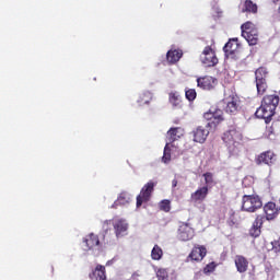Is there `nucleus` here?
<instances>
[{
	"label": "nucleus",
	"mask_w": 280,
	"mask_h": 280,
	"mask_svg": "<svg viewBox=\"0 0 280 280\" xmlns=\"http://www.w3.org/2000/svg\"><path fill=\"white\" fill-rule=\"evenodd\" d=\"M91 280H106V267L97 265L95 269L90 273Z\"/></svg>",
	"instance_id": "nucleus-20"
},
{
	"label": "nucleus",
	"mask_w": 280,
	"mask_h": 280,
	"mask_svg": "<svg viewBox=\"0 0 280 280\" xmlns=\"http://www.w3.org/2000/svg\"><path fill=\"white\" fill-rule=\"evenodd\" d=\"M205 119H207V128L210 130H215L222 121H224V112L217 107H211L209 112L203 114Z\"/></svg>",
	"instance_id": "nucleus-3"
},
{
	"label": "nucleus",
	"mask_w": 280,
	"mask_h": 280,
	"mask_svg": "<svg viewBox=\"0 0 280 280\" xmlns=\"http://www.w3.org/2000/svg\"><path fill=\"white\" fill-rule=\"evenodd\" d=\"M273 3H277L279 0H271Z\"/></svg>",
	"instance_id": "nucleus-40"
},
{
	"label": "nucleus",
	"mask_w": 280,
	"mask_h": 280,
	"mask_svg": "<svg viewBox=\"0 0 280 280\" xmlns=\"http://www.w3.org/2000/svg\"><path fill=\"white\" fill-rule=\"evenodd\" d=\"M151 258L154 261H159L163 258V249L159 245H154L153 249L151 250Z\"/></svg>",
	"instance_id": "nucleus-27"
},
{
	"label": "nucleus",
	"mask_w": 280,
	"mask_h": 280,
	"mask_svg": "<svg viewBox=\"0 0 280 280\" xmlns=\"http://www.w3.org/2000/svg\"><path fill=\"white\" fill-rule=\"evenodd\" d=\"M114 231H115L116 237H121V235H124V233L128 231V224L126 220L124 219L116 220L114 223Z\"/></svg>",
	"instance_id": "nucleus-19"
},
{
	"label": "nucleus",
	"mask_w": 280,
	"mask_h": 280,
	"mask_svg": "<svg viewBox=\"0 0 280 280\" xmlns=\"http://www.w3.org/2000/svg\"><path fill=\"white\" fill-rule=\"evenodd\" d=\"M158 280H168L170 275L167 273V269H159L156 272Z\"/></svg>",
	"instance_id": "nucleus-35"
},
{
	"label": "nucleus",
	"mask_w": 280,
	"mask_h": 280,
	"mask_svg": "<svg viewBox=\"0 0 280 280\" xmlns=\"http://www.w3.org/2000/svg\"><path fill=\"white\" fill-rule=\"evenodd\" d=\"M243 139L244 136L237 128H231L226 130L222 136V141L225 143L230 152H235V149L242 145Z\"/></svg>",
	"instance_id": "nucleus-2"
},
{
	"label": "nucleus",
	"mask_w": 280,
	"mask_h": 280,
	"mask_svg": "<svg viewBox=\"0 0 280 280\" xmlns=\"http://www.w3.org/2000/svg\"><path fill=\"white\" fill-rule=\"evenodd\" d=\"M237 49H240V43L237 42V38L229 39V42L223 47L225 57L233 59L237 58Z\"/></svg>",
	"instance_id": "nucleus-11"
},
{
	"label": "nucleus",
	"mask_w": 280,
	"mask_h": 280,
	"mask_svg": "<svg viewBox=\"0 0 280 280\" xmlns=\"http://www.w3.org/2000/svg\"><path fill=\"white\" fill-rule=\"evenodd\" d=\"M89 250H93V248H100V236L97 234L91 233L85 240H84Z\"/></svg>",
	"instance_id": "nucleus-21"
},
{
	"label": "nucleus",
	"mask_w": 280,
	"mask_h": 280,
	"mask_svg": "<svg viewBox=\"0 0 280 280\" xmlns=\"http://www.w3.org/2000/svg\"><path fill=\"white\" fill-rule=\"evenodd\" d=\"M255 80L258 95H264L268 89V68L259 67L256 69Z\"/></svg>",
	"instance_id": "nucleus-5"
},
{
	"label": "nucleus",
	"mask_w": 280,
	"mask_h": 280,
	"mask_svg": "<svg viewBox=\"0 0 280 280\" xmlns=\"http://www.w3.org/2000/svg\"><path fill=\"white\" fill-rule=\"evenodd\" d=\"M192 137L195 143H205L209 137V130L202 126H199L196 128V130L192 131Z\"/></svg>",
	"instance_id": "nucleus-18"
},
{
	"label": "nucleus",
	"mask_w": 280,
	"mask_h": 280,
	"mask_svg": "<svg viewBox=\"0 0 280 280\" xmlns=\"http://www.w3.org/2000/svg\"><path fill=\"white\" fill-rule=\"evenodd\" d=\"M160 209H161V211H165V213H170V211L172 209L170 200H167V199L162 200L160 202Z\"/></svg>",
	"instance_id": "nucleus-33"
},
{
	"label": "nucleus",
	"mask_w": 280,
	"mask_h": 280,
	"mask_svg": "<svg viewBox=\"0 0 280 280\" xmlns=\"http://www.w3.org/2000/svg\"><path fill=\"white\" fill-rule=\"evenodd\" d=\"M185 95H186V100H188V102H194V100H196L198 93H196V90H194V89H188L185 91Z\"/></svg>",
	"instance_id": "nucleus-34"
},
{
	"label": "nucleus",
	"mask_w": 280,
	"mask_h": 280,
	"mask_svg": "<svg viewBox=\"0 0 280 280\" xmlns=\"http://www.w3.org/2000/svg\"><path fill=\"white\" fill-rule=\"evenodd\" d=\"M154 187H156V182L150 180L141 188L140 194L137 196V209H139L143 205V202H150V198H152Z\"/></svg>",
	"instance_id": "nucleus-6"
},
{
	"label": "nucleus",
	"mask_w": 280,
	"mask_h": 280,
	"mask_svg": "<svg viewBox=\"0 0 280 280\" xmlns=\"http://www.w3.org/2000/svg\"><path fill=\"white\" fill-rule=\"evenodd\" d=\"M197 86L202 91H213L218 86V79L211 75H205L197 78Z\"/></svg>",
	"instance_id": "nucleus-8"
},
{
	"label": "nucleus",
	"mask_w": 280,
	"mask_h": 280,
	"mask_svg": "<svg viewBox=\"0 0 280 280\" xmlns=\"http://www.w3.org/2000/svg\"><path fill=\"white\" fill-rule=\"evenodd\" d=\"M242 12H247L248 14H257L258 7L257 3L253 2V0H245L242 5Z\"/></svg>",
	"instance_id": "nucleus-23"
},
{
	"label": "nucleus",
	"mask_w": 280,
	"mask_h": 280,
	"mask_svg": "<svg viewBox=\"0 0 280 280\" xmlns=\"http://www.w3.org/2000/svg\"><path fill=\"white\" fill-rule=\"evenodd\" d=\"M180 137H183V129L182 128H179V127L171 128L167 131L168 144L174 143V141H178V139H180Z\"/></svg>",
	"instance_id": "nucleus-22"
},
{
	"label": "nucleus",
	"mask_w": 280,
	"mask_h": 280,
	"mask_svg": "<svg viewBox=\"0 0 280 280\" xmlns=\"http://www.w3.org/2000/svg\"><path fill=\"white\" fill-rule=\"evenodd\" d=\"M264 210V218H265V222L266 220L268 222L272 221V220H277L278 215H279V208H277V203H275L273 201H268L267 203H265V206L262 207Z\"/></svg>",
	"instance_id": "nucleus-10"
},
{
	"label": "nucleus",
	"mask_w": 280,
	"mask_h": 280,
	"mask_svg": "<svg viewBox=\"0 0 280 280\" xmlns=\"http://www.w3.org/2000/svg\"><path fill=\"white\" fill-rule=\"evenodd\" d=\"M188 257L191 261H202L207 257V247L205 245H195Z\"/></svg>",
	"instance_id": "nucleus-13"
},
{
	"label": "nucleus",
	"mask_w": 280,
	"mask_h": 280,
	"mask_svg": "<svg viewBox=\"0 0 280 280\" xmlns=\"http://www.w3.org/2000/svg\"><path fill=\"white\" fill-rule=\"evenodd\" d=\"M279 95L271 94L266 95L262 98L260 107L257 108L255 115L258 119H265L266 124H269L271 121L272 117H275V110H277V107L279 106Z\"/></svg>",
	"instance_id": "nucleus-1"
},
{
	"label": "nucleus",
	"mask_w": 280,
	"mask_h": 280,
	"mask_svg": "<svg viewBox=\"0 0 280 280\" xmlns=\"http://www.w3.org/2000/svg\"><path fill=\"white\" fill-rule=\"evenodd\" d=\"M196 232L188 225V223H182L177 230V240L179 242H189L194 240Z\"/></svg>",
	"instance_id": "nucleus-9"
},
{
	"label": "nucleus",
	"mask_w": 280,
	"mask_h": 280,
	"mask_svg": "<svg viewBox=\"0 0 280 280\" xmlns=\"http://www.w3.org/2000/svg\"><path fill=\"white\" fill-rule=\"evenodd\" d=\"M138 277H139V273H138V272H133V273L131 275V279H132V280H137Z\"/></svg>",
	"instance_id": "nucleus-39"
},
{
	"label": "nucleus",
	"mask_w": 280,
	"mask_h": 280,
	"mask_svg": "<svg viewBox=\"0 0 280 280\" xmlns=\"http://www.w3.org/2000/svg\"><path fill=\"white\" fill-rule=\"evenodd\" d=\"M225 112L230 113V115H235L240 110V97L237 95H230L225 98Z\"/></svg>",
	"instance_id": "nucleus-14"
},
{
	"label": "nucleus",
	"mask_w": 280,
	"mask_h": 280,
	"mask_svg": "<svg viewBox=\"0 0 280 280\" xmlns=\"http://www.w3.org/2000/svg\"><path fill=\"white\" fill-rule=\"evenodd\" d=\"M206 187H213L215 185V180L213 179V173L207 172L203 175Z\"/></svg>",
	"instance_id": "nucleus-31"
},
{
	"label": "nucleus",
	"mask_w": 280,
	"mask_h": 280,
	"mask_svg": "<svg viewBox=\"0 0 280 280\" xmlns=\"http://www.w3.org/2000/svg\"><path fill=\"white\" fill-rule=\"evenodd\" d=\"M213 270H215V264L211 262L209 265L206 266L205 268V272H213Z\"/></svg>",
	"instance_id": "nucleus-37"
},
{
	"label": "nucleus",
	"mask_w": 280,
	"mask_h": 280,
	"mask_svg": "<svg viewBox=\"0 0 280 280\" xmlns=\"http://www.w3.org/2000/svg\"><path fill=\"white\" fill-rule=\"evenodd\" d=\"M264 222H266V217H264V214H258L249 229L250 237H259V235H261Z\"/></svg>",
	"instance_id": "nucleus-12"
},
{
	"label": "nucleus",
	"mask_w": 280,
	"mask_h": 280,
	"mask_svg": "<svg viewBox=\"0 0 280 280\" xmlns=\"http://www.w3.org/2000/svg\"><path fill=\"white\" fill-rule=\"evenodd\" d=\"M150 102H152V94L150 92H143L138 100V104L140 106H144V104H150Z\"/></svg>",
	"instance_id": "nucleus-28"
},
{
	"label": "nucleus",
	"mask_w": 280,
	"mask_h": 280,
	"mask_svg": "<svg viewBox=\"0 0 280 280\" xmlns=\"http://www.w3.org/2000/svg\"><path fill=\"white\" fill-rule=\"evenodd\" d=\"M264 203L261 202V198L257 195H244L242 198V211H246L247 213H255L257 209H261Z\"/></svg>",
	"instance_id": "nucleus-4"
},
{
	"label": "nucleus",
	"mask_w": 280,
	"mask_h": 280,
	"mask_svg": "<svg viewBox=\"0 0 280 280\" xmlns=\"http://www.w3.org/2000/svg\"><path fill=\"white\" fill-rule=\"evenodd\" d=\"M229 226H235L237 224V220H235V212H232L230 219L228 220Z\"/></svg>",
	"instance_id": "nucleus-36"
},
{
	"label": "nucleus",
	"mask_w": 280,
	"mask_h": 280,
	"mask_svg": "<svg viewBox=\"0 0 280 280\" xmlns=\"http://www.w3.org/2000/svg\"><path fill=\"white\" fill-rule=\"evenodd\" d=\"M170 161H172V149L170 148V142H166L162 156V162L170 163Z\"/></svg>",
	"instance_id": "nucleus-29"
},
{
	"label": "nucleus",
	"mask_w": 280,
	"mask_h": 280,
	"mask_svg": "<svg viewBox=\"0 0 280 280\" xmlns=\"http://www.w3.org/2000/svg\"><path fill=\"white\" fill-rule=\"evenodd\" d=\"M207 196H209V187L203 186L190 195V200H192V202H205Z\"/></svg>",
	"instance_id": "nucleus-17"
},
{
	"label": "nucleus",
	"mask_w": 280,
	"mask_h": 280,
	"mask_svg": "<svg viewBox=\"0 0 280 280\" xmlns=\"http://www.w3.org/2000/svg\"><path fill=\"white\" fill-rule=\"evenodd\" d=\"M255 163L256 165H272L275 163V153L265 151L256 158Z\"/></svg>",
	"instance_id": "nucleus-15"
},
{
	"label": "nucleus",
	"mask_w": 280,
	"mask_h": 280,
	"mask_svg": "<svg viewBox=\"0 0 280 280\" xmlns=\"http://www.w3.org/2000/svg\"><path fill=\"white\" fill-rule=\"evenodd\" d=\"M168 102L172 104L173 108H180L182 101L178 92H171L168 94Z\"/></svg>",
	"instance_id": "nucleus-26"
},
{
	"label": "nucleus",
	"mask_w": 280,
	"mask_h": 280,
	"mask_svg": "<svg viewBox=\"0 0 280 280\" xmlns=\"http://www.w3.org/2000/svg\"><path fill=\"white\" fill-rule=\"evenodd\" d=\"M118 205H128L130 202V195L127 192H121L117 198Z\"/></svg>",
	"instance_id": "nucleus-32"
},
{
	"label": "nucleus",
	"mask_w": 280,
	"mask_h": 280,
	"mask_svg": "<svg viewBox=\"0 0 280 280\" xmlns=\"http://www.w3.org/2000/svg\"><path fill=\"white\" fill-rule=\"evenodd\" d=\"M234 264H235V268L237 270V272H240V275H244V272L248 271V258H246L243 255H236L234 257Z\"/></svg>",
	"instance_id": "nucleus-16"
},
{
	"label": "nucleus",
	"mask_w": 280,
	"mask_h": 280,
	"mask_svg": "<svg viewBox=\"0 0 280 280\" xmlns=\"http://www.w3.org/2000/svg\"><path fill=\"white\" fill-rule=\"evenodd\" d=\"M243 38L247 40L248 45H257L259 43V33L256 31H252L249 33H243Z\"/></svg>",
	"instance_id": "nucleus-25"
},
{
	"label": "nucleus",
	"mask_w": 280,
	"mask_h": 280,
	"mask_svg": "<svg viewBox=\"0 0 280 280\" xmlns=\"http://www.w3.org/2000/svg\"><path fill=\"white\" fill-rule=\"evenodd\" d=\"M180 58H183V50H168L166 54V60L171 65H176Z\"/></svg>",
	"instance_id": "nucleus-24"
},
{
	"label": "nucleus",
	"mask_w": 280,
	"mask_h": 280,
	"mask_svg": "<svg viewBox=\"0 0 280 280\" xmlns=\"http://www.w3.org/2000/svg\"><path fill=\"white\" fill-rule=\"evenodd\" d=\"M200 61L205 67H215L219 62L218 56H215V50H213L211 46H206L200 56Z\"/></svg>",
	"instance_id": "nucleus-7"
},
{
	"label": "nucleus",
	"mask_w": 280,
	"mask_h": 280,
	"mask_svg": "<svg viewBox=\"0 0 280 280\" xmlns=\"http://www.w3.org/2000/svg\"><path fill=\"white\" fill-rule=\"evenodd\" d=\"M241 30L242 36H244V33L248 34L249 32L256 31L257 28L255 27V24H253V22L248 21L242 24Z\"/></svg>",
	"instance_id": "nucleus-30"
},
{
	"label": "nucleus",
	"mask_w": 280,
	"mask_h": 280,
	"mask_svg": "<svg viewBox=\"0 0 280 280\" xmlns=\"http://www.w3.org/2000/svg\"><path fill=\"white\" fill-rule=\"evenodd\" d=\"M177 186H178V179H173L172 187H177Z\"/></svg>",
	"instance_id": "nucleus-38"
}]
</instances>
